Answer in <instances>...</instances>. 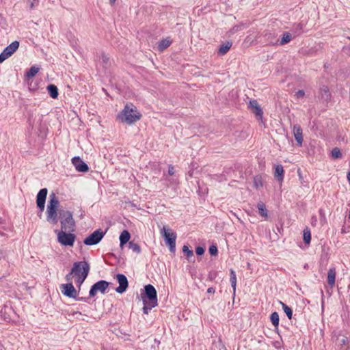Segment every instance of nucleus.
<instances>
[{
	"label": "nucleus",
	"mask_w": 350,
	"mask_h": 350,
	"mask_svg": "<svg viewBox=\"0 0 350 350\" xmlns=\"http://www.w3.org/2000/svg\"><path fill=\"white\" fill-rule=\"evenodd\" d=\"M254 185L256 189L263 186L262 179L260 176H256L254 178Z\"/></svg>",
	"instance_id": "2f4dec72"
},
{
	"label": "nucleus",
	"mask_w": 350,
	"mask_h": 350,
	"mask_svg": "<svg viewBox=\"0 0 350 350\" xmlns=\"http://www.w3.org/2000/svg\"><path fill=\"white\" fill-rule=\"evenodd\" d=\"M116 0H110L111 3H113Z\"/></svg>",
	"instance_id": "864d4df0"
},
{
	"label": "nucleus",
	"mask_w": 350,
	"mask_h": 350,
	"mask_svg": "<svg viewBox=\"0 0 350 350\" xmlns=\"http://www.w3.org/2000/svg\"><path fill=\"white\" fill-rule=\"evenodd\" d=\"M58 213L62 230H64L65 231H73L75 222L72 212L70 211L59 210Z\"/></svg>",
	"instance_id": "7ed1b4c3"
},
{
	"label": "nucleus",
	"mask_w": 350,
	"mask_h": 350,
	"mask_svg": "<svg viewBox=\"0 0 350 350\" xmlns=\"http://www.w3.org/2000/svg\"><path fill=\"white\" fill-rule=\"evenodd\" d=\"M231 42H226V43L222 44L218 50V54L221 55H225L231 48L232 46Z\"/></svg>",
	"instance_id": "412c9836"
},
{
	"label": "nucleus",
	"mask_w": 350,
	"mask_h": 350,
	"mask_svg": "<svg viewBox=\"0 0 350 350\" xmlns=\"http://www.w3.org/2000/svg\"><path fill=\"white\" fill-rule=\"evenodd\" d=\"M280 303L282 305V307L285 314H286L288 319H291L292 316H293L292 309L290 307H288L286 304H285L284 303H283L282 301H280Z\"/></svg>",
	"instance_id": "bb28decb"
},
{
	"label": "nucleus",
	"mask_w": 350,
	"mask_h": 350,
	"mask_svg": "<svg viewBox=\"0 0 350 350\" xmlns=\"http://www.w3.org/2000/svg\"><path fill=\"white\" fill-rule=\"evenodd\" d=\"M109 283L105 280H100L94 284L89 292L90 297H93L96 295L97 292H100L104 294L105 291L109 287Z\"/></svg>",
	"instance_id": "6e6552de"
},
{
	"label": "nucleus",
	"mask_w": 350,
	"mask_h": 350,
	"mask_svg": "<svg viewBox=\"0 0 350 350\" xmlns=\"http://www.w3.org/2000/svg\"><path fill=\"white\" fill-rule=\"evenodd\" d=\"M74 274L73 272H72V270L70 271V272L69 273H68L66 275V281L70 282V281L72 280V275Z\"/></svg>",
	"instance_id": "ea45409f"
},
{
	"label": "nucleus",
	"mask_w": 350,
	"mask_h": 350,
	"mask_svg": "<svg viewBox=\"0 0 350 350\" xmlns=\"http://www.w3.org/2000/svg\"><path fill=\"white\" fill-rule=\"evenodd\" d=\"M75 315H82L81 312H79V311H74L72 312V313L69 314V316H75Z\"/></svg>",
	"instance_id": "a18cd8bd"
},
{
	"label": "nucleus",
	"mask_w": 350,
	"mask_h": 350,
	"mask_svg": "<svg viewBox=\"0 0 350 350\" xmlns=\"http://www.w3.org/2000/svg\"><path fill=\"white\" fill-rule=\"evenodd\" d=\"M47 90L50 96L53 98H57L58 96V89L56 85L50 84L47 86Z\"/></svg>",
	"instance_id": "4be33fe9"
},
{
	"label": "nucleus",
	"mask_w": 350,
	"mask_h": 350,
	"mask_svg": "<svg viewBox=\"0 0 350 350\" xmlns=\"http://www.w3.org/2000/svg\"><path fill=\"white\" fill-rule=\"evenodd\" d=\"M87 268L88 274L90 269L89 263L86 261H79L73 264V267L71 270L75 275L81 276V272L85 271V269Z\"/></svg>",
	"instance_id": "9b49d317"
},
{
	"label": "nucleus",
	"mask_w": 350,
	"mask_h": 350,
	"mask_svg": "<svg viewBox=\"0 0 350 350\" xmlns=\"http://www.w3.org/2000/svg\"><path fill=\"white\" fill-rule=\"evenodd\" d=\"M76 239V236L72 233H66L64 230L58 231L57 240L59 243L65 246L72 247Z\"/></svg>",
	"instance_id": "39448f33"
},
{
	"label": "nucleus",
	"mask_w": 350,
	"mask_h": 350,
	"mask_svg": "<svg viewBox=\"0 0 350 350\" xmlns=\"http://www.w3.org/2000/svg\"><path fill=\"white\" fill-rule=\"evenodd\" d=\"M347 221L350 222V213L347 216Z\"/></svg>",
	"instance_id": "3c124183"
},
{
	"label": "nucleus",
	"mask_w": 350,
	"mask_h": 350,
	"mask_svg": "<svg viewBox=\"0 0 350 350\" xmlns=\"http://www.w3.org/2000/svg\"><path fill=\"white\" fill-rule=\"evenodd\" d=\"M230 280L231 286L233 288V293H235L236 285H237V277H236L235 271L233 269H230Z\"/></svg>",
	"instance_id": "5701e85b"
},
{
	"label": "nucleus",
	"mask_w": 350,
	"mask_h": 350,
	"mask_svg": "<svg viewBox=\"0 0 350 350\" xmlns=\"http://www.w3.org/2000/svg\"><path fill=\"white\" fill-rule=\"evenodd\" d=\"M338 342L341 345H345L347 341H348V338L347 337H345L343 336L341 339H339L338 338Z\"/></svg>",
	"instance_id": "a19ab883"
},
{
	"label": "nucleus",
	"mask_w": 350,
	"mask_h": 350,
	"mask_svg": "<svg viewBox=\"0 0 350 350\" xmlns=\"http://www.w3.org/2000/svg\"><path fill=\"white\" fill-rule=\"evenodd\" d=\"M270 319H271V321L272 323V324L274 325V327H278V325H279V314L277 312H273V313H271V317H270Z\"/></svg>",
	"instance_id": "cd10ccee"
},
{
	"label": "nucleus",
	"mask_w": 350,
	"mask_h": 350,
	"mask_svg": "<svg viewBox=\"0 0 350 350\" xmlns=\"http://www.w3.org/2000/svg\"><path fill=\"white\" fill-rule=\"evenodd\" d=\"M142 117L137 107L132 103H126L124 108L117 115V119L121 122L132 124Z\"/></svg>",
	"instance_id": "f257e3e1"
},
{
	"label": "nucleus",
	"mask_w": 350,
	"mask_h": 350,
	"mask_svg": "<svg viewBox=\"0 0 350 350\" xmlns=\"http://www.w3.org/2000/svg\"><path fill=\"white\" fill-rule=\"evenodd\" d=\"M305 95V92L304 90H299L296 92V96L297 98L303 97Z\"/></svg>",
	"instance_id": "c03bdc74"
},
{
	"label": "nucleus",
	"mask_w": 350,
	"mask_h": 350,
	"mask_svg": "<svg viewBox=\"0 0 350 350\" xmlns=\"http://www.w3.org/2000/svg\"><path fill=\"white\" fill-rule=\"evenodd\" d=\"M257 208L259 211V214L264 217H267V211L265 204L262 202L258 203Z\"/></svg>",
	"instance_id": "393cba45"
},
{
	"label": "nucleus",
	"mask_w": 350,
	"mask_h": 350,
	"mask_svg": "<svg viewBox=\"0 0 350 350\" xmlns=\"http://www.w3.org/2000/svg\"><path fill=\"white\" fill-rule=\"evenodd\" d=\"M303 238L306 244H309L311 240V234L308 228H306L304 230Z\"/></svg>",
	"instance_id": "c756f323"
},
{
	"label": "nucleus",
	"mask_w": 350,
	"mask_h": 350,
	"mask_svg": "<svg viewBox=\"0 0 350 350\" xmlns=\"http://www.w3.org/2000/svg\"><path fill=\"white\" fill-rule=\"evenodd\" d=\"M131 234L127 230H124L120 236V247H122L124 244H126L130 239Z\"/></svg>",
	"instance_id": "aec40b11"
},
{
	"label": "nucleus",
	"mask_w": 350,
	"mask_h": 350,
	"mask_svg": "<svg viewBox=\"0 0 350 350\" xmlns=\"http://www.w3.org/2000/svg\"><path fill=\"white\" fill-rule=\"evenodd\" d=\"M129 248L132 250L133 252L137 254H139L141 252L140 246L134 241L129 242Z\"/></svg>",
	"instance_id": "7c9ffc66"
},
{
	"label": "nucleus",
	"mask_w": 350,
	"mask_h": 350,
	"mask_svg": "<svg viewBox=\"0 0 350 350\" xmlns=\"http://www.w3.org/2000/svg\"><path fill=\"white\" fill-rule=\"evenodd\" d=\"M103 350H113L112 348H110V347H103Z\"/></svg>",
	"instance_id": "09e8293b"
},
{
	"label": "nucleus",
	"mask_w": 350,
	"mask_h": 350,
	"mask_svg": "<svg viewBox=\"0 0 350 350\" xmlns=\"http://www.w3.org/2000/svg\"><path fill=\"white\" fill-rule=\"evenodd\" d=\"M88 275V268H87L85 269V271L81 272V276H78V278L76 280L77 284H78L79 286H81L83 283V282L85 281V280L86 279Z\"/></svg>",
	"instance_id": "c85d7f7f"
},
{
	"label": "nucleus",
	"mask_w": 350,
	"mask_h": 350,
	"mask_svg": "<svg viewBox=\"0 0 350 350\" xmlns=\"http://www.w3.org/2000/svg\"><path fill=\"white\" fill-rule=\"evenodd\" d=\"M292 40L291 34L289 32H284L282 34V37L280 41V45H284L288 43Z\"/></svg>",
	"instance_id": "b1692460"
},
{
	"label": "nucleus",
	"mask_w": 350,
	"mask_h": 350,
	"mask_svg": "<svg viewBox=\"0 0 350 350\" xmlns=\"http://www.w3.org/2000/svg\"><path fill=\"white\" fill-rule=\"evenodd\" d=\"M302 25L301 24H297L296 25H295V29H296V31H298V34H300L301 33V30H302Z\"/></svg>",
	"instance_id": "79ce46f5"
},
{
	"label": "nucleus",
	"mask_w": 350,
	"mask_h": 350,
	"mask_svg": "<svg viewBox=\"0 0 350 350\" xmlns=\"http://www.w3.org/2000/svg\"><path fill=\"white\" fill-rule=\"evenodd\" d=\"M48 190L46 188L42 189L39 191L36 197L37 206L42 213L44 210L45 201L47 196Z\"/></svg>",
	"instance_id": "f8f14e48"
},
{
	"label": "nucleus",
	"mask_w": 350,
	"mask_h": 350,
	"mask_svg": "<svg viewBox=\"0 0 350 350\" xmlns=\"http://www.w3.org/2000/svg\"><path fill=\"white\" fill-rule=\"evenodd\" d=\"M183 252L188 257H191L193 256V250H190L188 246L184 245L183 247Z\"/></svg>",
	"instance_id": "f704fd0d"
},
{
	"label": "nucleus",
	"mask_w": 350,
	"mask_h": 350,
	"mask_svg": "<svg viewBox=\"0 0 350 350\" xmlns=\"http://www.w3.org/2000/svg\"><path fill=\"white\" fill-rule=\"evenodd\" d=\"M72 163L77 172H87L89 170L88 165L79 157H74L72 159Z\"/></svg>",
	"instance_id": "4468645a"
},
{
	"label": "nucleus",
	"mask_w": 350,
	"mask_h": 350,
	"mask_svg": "<svg viewBox=\"0 0 350 350\" xmlns=\"http://www.w3.org/2000/svg\"><path fill=\"white\" fill-rule=\"evenodd\" d=\"M215 292V290L213 287H209L208 289H207V293H214Z\"/></svg>",
	"instance_id": "49530a36"
},
{
	"label": "nucleus",
	"mask_w": 350,
	"mask_h": 350,
	"mask_svg": "<svg viewBox=\"0 0 350 350\" xmlns=\"http://www.w3.org/2000/svg\"><path fill=\"white\" fill-rule=\"evenodd\" d=\"M315 221H317V219L316 218H314V220H313V222H315Z\"/></svg>",
	"instance_id": "4d7b16f0"
},
{
	"label": "nucleus",
	"mask_w": 350,
	"mask_h": 350,
	"mask_svg": "<svg viewBox=\"0 0 350 350\" xmlns=\"http://www.w3.org/2000/svg\"><path fill=\"white\" fill-rule=\"evenodd\" d=\"M315 221H317V219L316 218H314V220H313V222H315Z\"/></svg>",
	"instance_id": "6e6d98bb"
},
{
	"label": "nucleus",
	"mask_w": 350,
	"mask_h": 350,
	"mask_svg": "<svg viewBox=\"0 0 350 350\" xmlns=\"http://www.w3.org/2000/svg\"><path fill=\"white\" fill-rule=\"evenodd\" d=\"M142 298L143 299L144 303V307H143V312L144 314H148L149 311L157 306V304H152L151 302H148L146 299H145L144 296L143 294H141Z\"/></svg>",
	"instance_id": "a211bd4d"
},
{
	"label": "nucleus",
	"mask_w": 350,
	"mask_h": 350,
	"mask_svg": "<svg viewBox=\"0 0 350 350\" xmlns=\"http://www.w3.org/2000/svg\"><path fill=\"white\" fill-rule=\"evenodd\" d=\"M170 230L163 226L161 230V234L164 237L166 244L169 246L170 252H174L176 250V234L174 232H170Z\"/></svg>",
	"instance_id": "20e7f679"
},
{
	"label": "nucleus",
	"mask_w": 350,
	"mask_h": 350,
	"mask_svg": "<svg viewBox=\"0 0 350 350\" xmlns=\"http://www.w3.org/2000/svg\"><path fill=\"white\" fill-rule=\"evenodd\" d=\"M347 38H348L349 40H350V37H348Z\"/></svg>",
	"instance_id": "13d9d810"
},
{
	"label": "nucleus",
	"mask_w": 350,
	"mask_h": 350,
	"mask_svg": "<svg viewBox=\"0 0 350 350\" xmlns=\"http://www.w3.org/2000/svg\"><path fill=\"white\" fill-rule=\"evenodd\" d=\"M76 299L78 300V301H82V300H84L85 298H83V297H79V298H77V297Z\"/></svg>",
	"instance_id": "8fccbe9b"
},
{
	"label": "nucleus",
	"mask_w": 350,
	"mask_h": 350,
	"mask_svg": "<svg viewBox=\"0 0 350 350\" xmlns=\"http://www.w3.org/2000/svg\"><path fill=\"white\" fill-rule=\"evenodd\" d=\"M40 68L36 67V66H32L26 72V77L27 78H32L38 72Z\"/></svg>",
	"instance_id": "a878e982"
},
{
	"label": "nucleus",
	"mask_w": 350,
	"mask_h": 350,
	"mask_svg": "<svg viewBox=\"0 0 350 350\" xmlns=\"http://www.w3.org/2000/svg\"><path fill=\"white\" fill-rule=\"evenodd\" d=\"M345 232H345V229H342V234H344V233H345Z\"/></svg>",
	"instance_id": "5fc2aeb1"
},
{
	"label": "nucleus",
	"mask_w": 350,
	"mask_h": 350,
	"mask_svg": "<svg viewBox=\"0 0 350 350\" xmlns=\"http://www.w3.org/2000/svg\"><path fill=\"white\" fill-rule=\"evenodd\" d=\"M293 133L298 146H301L303 143V134L302 129L299 124H295L293 126Z\"/></svg>",
	"instance_id": "2eb2a0df"
},
{
	"label": "nucleus",
	"mask_w": 350,
	"mask_h": 350,
	"mask_svg": "<svg viewBox=\"0 0 350 350\" xmlns=\"http://www.w3.org/2000/svg\"><path fill=\"white\" fill-rule=\"evenodd\" d=\"M174 168L173 165H170L168 166V174L170 176H172V175H174Z\"/></svg>",
	"instance_id": "37998d69"
},
{
	"label": "nucleus",
	"mask_w": 350,
	"mask_h": 350,
	"mask_svg": "<svg viewBox=\"0 0 350 350\" xmlns=\"http://www.w3.org/2000/svg\"><path fill=\"white\" fill-rule=\"evenodd\" d=\"M19 42L14 41L9 44L0 54V63H2L8 57L12 56V54L18 49Z\"/></svg>",
	"instance_id": "0eeeda50"
},
{
	"label": "nucleus",
	"mask_w": 350,
	"mask_h": 350,
	"mask_svg": "<svg viewBox=\"0 0 350 350\" xmlns=\"http://www.w3.org/2000/svg\"><path fill=\"white\" fill-rule=\"evenodd\" d=\"M60 289L62 293L66 297L74 299H76L77 297V292L72 282L62 284Z\"/></svg>",
	"instance_id": "9d476101"
},
{
	"label": "nucleus",
	"mask_w": 350,
	"mask_h": 350,
	"mask_svg": "<svg viewBox=\"0 0 350 350\" xmlns=\"http://www.w3.org/2000/svg\"><path fill=\"white\" fill-rule=\"evenodd\" d=\"M105 232L101 229L95 230L93 233L87 237L83 243L86 245H94L98 244L103 238Z\"/></svg>",
	"instance_id": "423d86ee"
},
{
	"label": "nucleus",
	"mask_w": 350,
	"mask_h": 350,
	"mask_svg": "<svg viewBox=\"0 0 350 350\" xmlns=\"http://www.w3.org/2000/svg\"><path fill=\"white\" fill-rule=\"evenodd\" d=\"M208 252L211 255L216 256L218 253L217 247L216 245H212L209 247Z\"/></svg>",
	"instance_id": "c9c22d12"
},
{
	"label": "nucleus",
	"mask_w": 350,
	"mask_h": 350,
	"mask_svg": "<svg viewBox=\"0 0 350 350\" xmlns=\"http://www.w3.org/2000/svg\"><path fill=\"white\" fill-rule=\"evenodd\" d=\"M196 253L198 256H201L204 253V249L202 247L198 246L196 249Z\"/></svg>",
	"instance_id": "58836bf2"
},
{
	"label": "nucleus",
	"mask_w": 350,
	"mask_h": 350,
	"mask_svg": "<svg viewBox=\"0 0 350 350\" xmlns=\"http://www.w3.org/2000/svg\"><path fill=\"white\" fill-rule=\"evenodd\" d=\"M347 180L350 184V171L347 173Z\"/></svg>",
	"instance_id": "de8ad7c7"
},
{
	"label": "nucleus",
	"mask_w": 350,
	"mask_h": 350,
	"mask_svg": "<svg viewBox=\"0 0 350 350\" xmlns=\"http://www.w3.org/2000/svg\"><path fill=\"white\" fill-rule=\"evenodd\" d=\"M145 297L148 299V302L157 304V294L155 288L152 284H147L144 286V293H142Z\"/></svg>",
	"instance_id": "1a4fd4ad"
},
{
	"label": "nucleus",
	"mask_w": 350,
	"mask_h": 350,
	"mask_svg": "<svg viewBox=\"0 0 350 350\" xmlns=\"http://www.w3.org/2000/svg\"><path fill=\"white\" fill-rule=\"evenodd\" d=\"M258 106H259V104L256 100L253 99V100H250L249 107L252 111L253 109L257 108V107H258Z\"/></svg>",
	"instance_id": "e433bc0d"
},
{
	"label": "nucleus",
	"mask_w": 350,
	"mask_h": 350,
	"mask_svg": "<svg viewBox=\"0 0 350 350\" xmlns=\"http://www.w3.org/2000/svg\"><path fill=\"white\" fill-rule=\"evenodd\" d=\"M101 59L103 65L106 66L109 64V58L105 53H102Z\"/></svg>",
	"instance_id": "4c0bfd02"
},
{
	"label": "nucleus",
	"mask_w": 350,
	"mask_h": 350,
	"mask_svg": "<svg viewBox=\"0 0 350 350\" xmlns=\"http://www.w3.org/2000/svg\"><path fill=\"white\" fill-rule=\"evenodd\" d=\"M59 204V200L54 193L49 196V200L46 208V220L52 224H56L58 222L57 208Z\"/></svg>",
	"instance_id": "f03ea898"
},
{
	"label": "nucleus",
	"mask_w": 350,
	"mask_h": 350,
	"mask_svg": "<svg viewBox=\"0 0 350 350\" xmlns=\"http://www.w3.org/2000/svg\"><path fill=\"white\" fill-rule=\"evenodd\" d=\"M284 168L282 165H277L275 167L274 176L279 182L283 181L284 179Z\"/></svg>",
	"instance_id": "f3484780"
},
{
	"label": "nucleus",
	"mask_w": 350,
	"mask_h": 350,
	"mask_svg": "<svg viewBox=\"0 0 350 350\" xmlns=\"http://www.w3.org/2000/svg\"><path fill=\"white\" fill-rule=\"evenodd\" d=\"M172 40L170 38H164L158 43V50L159 51H163L172 44Z\"/></svg>",
	"instance_id": "6ab92c4d"
},
{
	"label": "nucleus",
	"mask_w": 350,
	"mask_h": 350,
	"mask_svg": "<svg viewBox=\"0 0 350 350\" xmlns=\"http://www.w3.org/2000/svg\"><path fill=\"white\" fill-rule=\"evenodd\" d=\"M319 213H320L321 215H323V211H322V210H320V211H319Z\"/></svg>",
	"instance_id": "603ef678"
},
{
	"label": "nucleus",
	"mask_w": 350,
	"mask_h": 350,
	"mask_svg": "<svg viewBox=\"0 0 350 350\" xmlns=\"http://www.w3.org/2000/svg\"><path fill=\"white\" fill-rule=\"evenodd\" d=\"M252 111L256 115V116L258 119H259V120L262 119L263 112H262V108L260 107V105L258 107H257V108L253 109Z\"/></svg>",
	"instance_id": "473e14b6"
},
{
	"label": "nucleus",
	"mask_w": 350,
	"mask_h": 350,
	"mask_svg": "<svg viewBox=\"0 0 350 350\" xmlns=\"http://www.w3.org/2000/svg\"><path fill=\"white\" fill-rule=\"evenodd\" d=\"M116 278L118 280V282L119 283V286H118L116 288V291L118 293H124L129 286V282L126 277L122 273H118L116 275Z\"/></svg>",
	"instance_id": "ddd939ff"
},
{
	"label": "nucleus",
	"mask_w": 350,
	"mask_h": 350,
	"mask_svg": "<svg viewBox=\"0 0 350 350\" xmlns=\"http://www.w3.org/2000/svg\"><path fill=\"white\" fill-rule=\"evenodd\" d=\"M332 157L334 159H338L342 157L340 150L338 148H334L332 150Z\"/></svg>",
	"instance_id": "72a5a7b5"
},
{
	"label": "nucleus",
	"mask_w": 350,
	"mask_h": 350,
	"mask_svg": "<svg viewBox=\"0 0 350 350\" xmlns=\"http://www.w3.org/2000/svg\"><path fill=\"white\" fill-rule=\"evenodd\" d=\"M336 269L334 267L330 268L327 272V283L330 288H333L336 282Z\"/></svg>",
	"instance_id": "dca6fc26"
}]
</instances>
